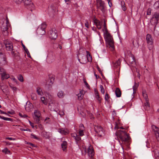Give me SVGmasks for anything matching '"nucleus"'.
<instances>
[{
    "label": "nucleus",
    "instance_id": "obj_64",
    "mask_svg": "<svg viewBox=\"0 0 159 159\" xmlns=\"http://www.w3.org/2000/svg\"><path fill=\"white\" fill-rule=\"evenodd\" d=\"M84 83L85 85H86L87 87L89 88L90 87V86L89 85V84L87 83V82L86 81H84Z\"/></svg>",
    "mask_w": 159,
    "mask_h": 159
},
{
    "label": "nucleus",
    "instance_id": "obj_61",
    "mask_svg": "<svg viewBox=\"0 0 159 159\" xmlns=\"http://www.w3.org/2000/svg\"><path fill=\"white\" fill-rule=\"evenodd\" d=\"M38 126V128H39L41 130H42L43 129V126L41 124H39Z\"/></svg>",
    "mask_w": 159,
    "mask_h": 159
},
{
    "label": "nucleus",
    "instance_id": "obj_15",
    "mask_svg": "<svg viewBox=\"0 0 159 159\" xmlns=\"http://www.w3.org/2000/svg\"><path fill=\"white\" fill-rule=\"evenodd\" d=\"M155 25L154 34L156 36H158L159 35V23Z\"/></svg>",
    "mask_w": 159,
    "mask_h": 159
},
{
    "label": "nucleus",
    "instance_id": "obj_16",
    "mask_svg": "<svg viewBox=\"0 0 159 159\" xmlns=\"http://www.w3.org/2000/svg\"><path fill=\"white\" fill-rule=\"evenodd\" d=\"M3 72H0V74L1 75V80H3L4 79H7L9 77V75L6 74L5 70L4 69Z\"/></svg>",
    "mask_w": 159,
    "mask_h": 159
},
{
    "label": "nucleus",
    "instance_id": "obj_9",
    "mask_svg": "<svg viewBox=\"0 0 159 159\" xmlns=\"http://www.w3.org/2000/svg\"><path fill=\"white\" fill-rule=\"evenodd\" d=\"M95 132L98 134L100 137H101L103 134V129L99 126H95L94 127Z\"/></svg>",
    "mask_w": 159,
    "mask_h": 159
},
{
    "label": "nucleus",
    "instance_id": "obj_38",
    "mask_svg": "<svg viewBox=\"0 0 159 159\" xmlns=\"http://www.w3.org/2000/svg\"><path fill=\"white\" fill-rule=\"evenodd\" d=\"M81 137L78 135H77V137H76V139H75V141L76 142V144L78 145V144L79 143V141L81 140Z\"/></svg>",
    "mask_w": 159,
    "mask_h": 159
},
{
    "label": "nucleus",
    "instance_id": "obj_25",
    "mask_svg": "<svg viewBox=\"0 0 159 159\" xmlns=\"http://www.w3.org/2000/svg\"><path fill=\"white\" fill-rule=\"evenodd\" d=\"M23 2L24 3L25 5H30L34 6V5L32 4L31 0H23Z\"/></svg>",
    "mask_w": 159,
    "mask_h": 159
},
{
    "label": "nucleus",
    "instance_id": "obj_30",
    "mask_svg": "<svg viewBox=\"0 0 159 159\" xmlns=\"http://www.w3.org/2000/svg\"><path fill=\"white\" fill-rule=\"evenodd\" d=\"M51 8L52 10V13L54 15L56 11H57L56 7L53 5L51 6Z\"/></svg>",
    "mask_w": 159,
    "mask_h": 159
},
{
    "label": "nucleus",
    "instance_id": "obj_34",
    "mask_svg": "<svg viewBox=\"0 0 159 159\" xmlns=\"http://www.w3.org/2000/svg\"><path fill=\"white\" fill-rule=\"evenodd\" d=\"M153 6L154 8L155 9H158L159 8V0L155 3Z\"/></svg>",
    "mask_w": 159,
    "mask_h": 159
},
{
    "label": "nucleus",
    "instance_id": "obj_18",
    "mask_svg": "<svg viewBox=\"0 0 159 159\" xmlns=\"http://www.w3.org/2000/svg\"><path fill=\"white\" fill-rule=\"evenodd\" d=\"M128 61L130 64L132 65L133 66H135V58L133 55H132L131 57H129Z\"/></svg>",
    "mask_w": 159,
    "mask_h": 159
},
{
    "label": "nucleus",
    "instance_id": "obj_31",
    "mask_svg": "<svg viewBox=\"0 0 159 159\" xmlns=\"http://www.w3.org/2000/svg\"><path fill=\"white\" fill-rule=\"evenodd\" d=\"M95 92H96L95 95H96V98L98 100L99 102L100 103L101 102V100H102V99L100 98L99 94V93H98V91H97V92L96 91Z\"/></svg>",
    "mask_w": 159,
    "mask_h": 159
},
{
    "label": "nucleus",
    "instance_id": "obj_49",
    "mask_svg": "<svg viewBox=\"0 0 159 159\" xmlns=\"http://www.w3.org/2000/svg\"><path fill=\"white\" fill-rule=\"evenodd\" d=\"M2 152H5V153L8 154L10 153V151H9L7 148H4Z\"/></svg>",
    "mask_w": 159,
    "mask_h": 159
},
{
    "label": "nucleus",
    "instance_id": "obj_56",
    "mask_svg": "<svg viewBox=\"0 0 159 159\" xmlns=\"http://www.w3.org/2000/svg\"><path fill=\"white\" fill-rule=\"evenodd\" d=\"M103 26H104V32H106V31H108L107 30V26H106V23L105 22H104Z\"/></svg>",
    "mask_w": 159,
    "mask_h": 159
},
{
    "label": "nucleus",
    "instance_id": "obj_39",
    "mask_svg": "<svg viewBox=\"0 0 159 159\" xmlns=\"http://www.w3.org/2000/svg\"><path fill=\"white\" fill-rule=\"evenodd\" d=\"M41 99L42 102L45 105L47 104V101L45 99V97H41Z\"/></svg>",
    "mask_w": 159,
    "mask_h": 159
},
{
    "label": "nucleus",
    "instance_id": "obj_45",
    "mask_svg": "<svg viewBox=\"0 0 159 159\" xmlns=\"http://www.w3.org/2000/svg\"><path fill=\"white\" fill-rule=\"evenodd\" d=\"M152 129L154 132L157 130H158L159 128L155 125H152Z\"/></svg>",
    "mask_w": 159,
    "mask_h": 159
},
{
    "label": "nucleus",
    "instance_id": "obj_26",
    "mask_svg": "<svg viewBox=\"0 0 159 159\" xmlns=\"http://www.w3.org/2000/svg\"><path fill=\"white\" fill-rule=\"evenodd\" d=\"M35 117H40L41 113L40 111L38 110H35L34 112Z\"/></svg>",
    "mask_w": 159,
    "mask_h": 159
},
{
    "label": "nucleus",
    "instance_id": "obj_21",
    "mask_svg": "<svg viewBox=\"0 0 159 159\" xmlns=\"http://www.w3.org/2000/svg\"><path fill=\"white\" fill-rule=\"evenodd\" d=\"M47 61L48 63H50L54 61V59L53 56H48L47 59Z\"/></svg>",
    "mask_w": 159,
    "mask_h": 159
},
{
    "label": "nucleus",
    "instance_id": "obj_5",
    "mask_svg": "<svg viewBox=\"0 0 159 159\" xmlns=\"http://www.w3.org/2000/svg\"><path fill=\"white\" fill-rule=\"evenodd\" d=\"M54 79V77L53 75H50L49 76V78L46 82L45 85V88L49 90L52 88Z\"/></svg>",
    "mask_w": 159,
    "mask_h": 159
},
{
    "label": "nucleus",
    "instance_id": "obj_29",
    "mask_svg": "<svg viewBox=\"0 0 159 159\" xmlns=\"http://www.w3.org/2000/svg\"><path fill=\"white\" fill-rule=\"evenodd\" d=\"M93 20L94 24L96 25V26L101 25V22L97 19L94 18Z\"/></svg>",
    "mask_w": 159,
    "mask_h": 159
},
{
    "label": "nucleus",
    "instance_id": "obj_63",
    "mask_svg": "<svg viewBox=\"0 0 159 159\" xmlns=\"http://www.w3.org/2000/svg\"><path fill=\"white\" fill-rule=\"evenodd\" d=\"M6 139H8L11 140H15V139L11 137H6Z\"/></svg>",
    "mask_w": 159,
    "mask_h": 159
},
{
    "label": "nucleus",
    "instance_id": "obj_59",
    "mask_svg": "<svg viewBox=\"0 0 159 159\" xmlns=\"http://www.w3.org/2000/svg\"><path fill=\"white\" fill-rule=\"evenodd\" d=\"M23 0H14V1L17 4L20 3Z\"/></svg>",
    "mask_w": 159,
    "mask_h": 159
},
{
    "label": "nucleus",
    "instance_id": "obj_24",
    "mask_svg": "<svg viewBox=\"0 0 159 159\" xmlns=\"http://www.w3.org/2000/svg\"><path fill=\"white\" fill-rule=\"evenodd\" d=\"M144 108L146 110H148L150 109V106L149 101H146V102L144 104Z\"/></svg>",
    "mask_w": 159,
    "mask_h": 159
},
{
    "label": "nucleus",
    "instance_id": "obj_62",
    "mask_svg": "<svg viewBox=\"0 0 159 159\" xmlns=\"http://www.w3.org/2000/svg\"><path fill=\"white\" fill-rule=\"evenodd\" d=\"M59 114L61 116H63L65 114L64 112L61 111H59Z\"/></svg>",
    "mask_w": 159,
    "mask_h": 159
},
{
    "label": "nucleus",
    "instance_id": "obj_19",
    "mask_svg": "<svg viewBox=\"0 0 159 159\" xmlns=\"http://www.w3.org/2000/svg\"><path fill=\"white\" fill-rule=\"evenodd\" d=\"M115 93L117 97L119 98L121 97V93L120 89L119 88H117L116 89Z\"/></svg>",
    "mask_w": 159,
    "mask_h": 159
},
{
    "label": "nucleus",
    "instance_id": "obj_41",
    "mask_svg": "<svg viewBox=\"0 0 159 159\" xmlns=\"http://www.w3.org/2000/svg\"><path fill=\"white\" fill-rule=\"evenodd\" d=\"M143 96L145 100V101H149V99L148 98V95L146 93H143Z\"/></svg>",
    "mask_w": 159,
    "mask_h": 159
},
{
    "label": "nucleus",
    "instance_id": "obj_3",
    "mask_svg": "<svg viewBox=\"0 0 159 159\" xmlns=\"http://www.w3.org/2000/svg\"><path fill=\"white\" fill-rule=\"evenodd\" d=\"M47 27V24L45 22L39 25L37 29L36 33L39 35L45 34L46 33L45 29Z\"/></svg>",
    "mask_w": 159,
    "mask_h": 159
},
{
    "label": "nucleus",
    "instance_id": "obj_47",
    "mask_svg": "<svg viewBox=\"0 0 159 159\" xmlns=\"http://www.w3.org/2000/svg\"><path fill=\"white\" fill-rule=\"evenodd\" d=\"M84 130L80 129L79 131V135L80 136H82L84 135Z\"/></svg>",
    "mask_w": 159,
    "mask_h": 159
},
{
    "label": "nucleus",
    "instance_id": "obj_35",
    "mask_svg": "<svg viewBox=\"0 0 159 159\" xmlns=\"http://www.w3.org/2000/svg\"><path fill=\"white\" fill-rule=\"evenodd\" d=\"M139 86V84L135 82L133 86V93L135 92L136 89Z\"/></svg>",
    "mask_w": 159,
    "mask_h": 159
},
{
    "label": "nucleus",
    "instance_id": "obj_60",
    "mask_svg": "<svg viewBox=\"0 0 159 159\" xmlns=\"http://www.w3.org/2000/svg\"><path fill=\"white\" fill-rule=\"evenodd\" d=\"M97 70H98V71L99 72L100 74H101L102 75V72L100 69V68L98 66H97Z\"/></svg>",
    "mask_w": 159,
    "mask_h": 159
},
{
    "label": "nucleus",
    "instance_id": "obj_37",
    "mask_svg": "<svg viewBox=\"0 0 159 159\" xmlns=\"http://www.w3.org/2000/svg\"><path fill=\"white\" fill-rule=\"evenodd\" d=\"M154 153V156L155 157L158 158L159 157V152L157 150H155L153 151Z\"/></svg>",
    "mask_w": 159,
    "mask_h": 159
},
{
    "label": "nucleus",
    "instance_id": "obj_2",
    "mask_svg": "<svg viewBox=\"0 0 159 159\" xmlns=\"http://www.w3.org/2000/svg\"><path fill=\"white\" fill-rule=\"evenodd\" d=\"M4 19H3L0 20V26L1 30L2 31V36H4L3 39H7L8 35V20L7 19H6V22H4Z\"/></svg>",
    "mask_w": 159,
    "mask_h": 159
},
{
    "label": "nucleus",
    "instance_id": "obj_42",
    "mask_svg": "<svg viewBox=\"0 0 159 159\" xmlns=\"http://www.w3.org/2000/svg\"><path fill=\"white\" fill-rule=\"evenodd\" d=\"M110 98V96L109 95V94L107 93H106L105 94V99L107 102H109L110 100H109V99Z\"/></svg>",
    "mask_w": 159,
    "mask_h": 159
},
{
    "label": "nucleus",
    "instance_id": "obj_53",
    "mask_svg": "<svg viewBox=\"0 0 159 159\" xmlns=\"http://www.w3.org/2000/svg\"><path fill=\"white\" fill-rule=\"evenodd\" d=\"M79 127L80 128V129H82V130H85L84 127V125L82 124H80L79 125Z\"/></svg>",
    "mask_w": 159,
    "mask_h": 159
},
{
    "label": "nucleus",
    "instance_id": "obj_28",
    "mask_svg": "<svg viewBox=\"0 0 159 159\" xmlns=\"http://www.w3.org/2000/svg\"><path fill=\"white\" fill-rule=\"evenodd\" d=\"M42 135L46 139H48L49 137V133L45 131H43L42 133Z\"/></svg>",
    "mask_w": 159,
    "mask_h": 159
},
{
    "label": "nucleus",
    "instance_id": "obj_36",
    "mask_svg": "<svg viewBox=\"0 0 159 159\" xmlns=\"http://www.w3.org/2000/svg\"><path fill=\"white\" fill-rule=\"evenodd\" d=\"M154 132L157 141L159 142V129L154 131Z\"/></svg>",
    "mask_w": 159,
    "mask_h": 159
},
{
    "label": "nucleus",
    "instance_id": "obj_23",
    "mask_svg": "<svg viewBox=\"0 0 159 159\" xmlns=\"http://www.w3.org/2000/svg\"><path fill=\"white\" fill-rule=\"evenodd\" d=\"M83 90H80V93L77 95L78 99L80 100H81L83 97L84 94H83Z\"/></svg>",
    "mask_w": 159,
    "mask_h": 159
},
{
    "label": "nucleus",
    "instance_id": "obj_7",
    "mask_svg": "<svg viewBox=\"0 0 159 159\" xmlns=\"http://www.w3.org/2000/svg\"><path fill=\"white\" fill-rule=\"evenodd\" d=\"M87 56L84 55L82 58V62H80L81 63L84 64L87 62H90L92 61V57L89 54L88 51H86Z\"/></svg>",
    "mask_w": 159,
    "mask_h": 159
},
{
    "label": "nucleus",
    "instance_id": "obj_22",
    "mask_svg": "<svg viewBox=\"0 0 159 159\" xmlns=\"http://www.w3.org/2000/svg\"><path fill=\"white\" fill-rule=\"evenodd\" d=\"M61 147L63 151H65L67 148V142L66 141H63L61 144Z\"/></svg>",
    "mask_w": 159,
    "mask_h": 159
},
{
    "label": "nucleus",
    "instance_id": "obj_17",
    "mask_svg": "<svg viewBox=\"0 0 159 159\" xmlns=\"http://www.w3.org/2000/svg\"><path fill=\"white\" fill-rule=\"evenodd\" d=\"M58 131L61 134L64 135H66L69 133V131L67 129H64L63 128L59 129Z\"/></svg>",
    "mask_w": 159,
    "mask_h": 159
},
{
    "label": "nucleus",
    "instance_id": "obj_52",
    "mask_svg": "<svg viewBox=\"0 0 159 159\" xmlns=\"http://www.w3.org/2000/svg\"><path fill=\"white\" fill-rule=\"evenodd\" d=\"M40 117H35L34 118V119L35 120V121L36 123H39L40 121Z\"/></svg>",
    "mask_w": 159,
    "mask_h": 159
},
{
    "label": "nucleus",
    "instance_id": "obj_40",
    "mask_svg": "<svg viewBox=\"0 0 159 159\" xmlns=\"http://www.w3.org/2000/svg\"><path fill=\"white\" fill-rule=\"evenodd\" d=\"M120 61L119 59L117 61L114 63V66L115 67H117L118 66H119L120 65Z\"/></svg>",
    "mask_w": 159,
    "mask_h": 159
},
{
    "label": "nucleus",
    "instance_id": "obj_48",
    "mask_svg": "<svg viewBox=\"0 0 159 159\" xmlns=\"http://www.w3.org/2000/svg\"><path fill=\"white\" fill-rule=\"evenodd\" d=\"M100 88L101 93L103 94H104L105 93V90L103 86L102 85H100Z\"/></svg>",
    "mask_w": 159,
    "mask_h": 159
},
{
    "label": "nucleus",
    "instance_id": "obj_32",
    "mask_svg": "<svg viewBox=\"0 0 159 159\" xmlns=\"http://www.w3.org/2000/svg\"><path fill=\"white\" fill-rule=\"evenodd\" d=\"M0 118H1V119H3V120H7V121H13V120L11 118H7V117H4V116H0Z\"/></svg>",
    "mask_w": 159,
    "mask_h": 159
},
{
    "label": "nucleus",
    "instance_id": "obj_13",
    "mask_svg": "<svg viewBox=\"0 0 159 159\" xmlns=\"http://www.w3.org/2000/svg\"><path fill=\"white\" fill-rule=\"evenodd\" d=\"M87 150L88 151L87 153L89 156L90 157H92L94 154V152L93 147L91 146H89Z\"/></svg>",
    "mask_w": 159,
    "mask_h": 159
},
{
    "label": "nucleus",
    "instance_id": "obj_57",
    "mask_svg": "<svg viewBox=\"0 0 159 159\" xmlns=\"http://www.w3.org/2000/svg\"><path fill=\"white\" fill-rule=\"evenodd\" d=\"M71 135L72 137L73 138L75 139H76V137H77V135L76 133H75L71 134Z\"/></svg>",
    "mask_w": 159,
    "mask_h": 159
},
{
    "label": "nucleus",
    "instance_id": "obj_33",
    "mask_svg": "<svg viewBox=\"0 0 159 159\" xmlns=\"http://www.w3.org/2000/svg\"><path fill=\"white\" fill-rule=\"evenodd\" d=\"M36 91L37 93L39 95H42L43 94L41 89L40 88L38 87L37 88Z\"/></svg>",
    "mask_w": 159,
    "mask_h": 159
},
{
    "label": "nucleus",
    "instance_id": "obj_6",
    "mask_svg": "<svg viewBox=\"0 0 159 159\" xmlns=\"http://www.w3.org/2000/svg\"><path fill=\"white\" fill-rule=\"evenodd\" d=\"M7 61L6 56L4 53L0 52V66H3L7 64Z\"/></svg>",
    "mask_w": 159,
    "mask_h": 159
},
{
    "label": "nucleus",
    "instance_id": "obj_8",
    "mask_svg": "<svg viewBox=\"0 0 159 159\" xmlns=\"http://www.w3.org/2000/svg\"><path fill=\"white\" fill-rule=\"evenodd\" d=\"M159 14L157 12L154 13L152 18L151 20V22L152 24L155 25L157 23H159Z\"/></svg>",
    "mask_w": 159,
    "mask_h": 159
},
{
    "label": "nucleus",
    "instance_id": "obj_46",
    "mask_svg": "<svg viewBox=\"0 0 159 159\" xmlns=\"http://www.w3.org/2000/svg\"><path fill=\"white\" fill-rule=\"evenodd\" d=\"M152 35L149 34H148L146 35V40H152Z\"/></svg>",
    "mask_w": 159,
    "mask_h": 159
},
{
    "label": "nucleus",
    "instance_id": "obj_27",
    "mask_svg": "<svg viewBox=\"0 0 159 159\" xmlns=\"http://www.w3.org/2000/svg\"><path fill=\"white\" fill-rule=\"evenodd\" d=\"M64 95V92L61 90L59 91L57 93V96L60 98H63Z\"/></svg>",
    "mask_w": 159,
    "mask_h": 159
},
{
    "label": "nucleus",
    "instance_id": "obj_20",
    "mask_svg": "<svg viewBox=\"0 0 159 159\" xmlns=\"http://www.w3.org/2000/svg\"><path fill=\"white\" fill-rule=\"evenodd\" d=\"M153 40H147L148 48L149 50H151L153 48Z\"/></svg>",
    "mask_w": 159,
    "mask_h": 159
},
{
    "label": "nucleus",
    "instance_id": "obj_14",
    "mask_svg": "<svg viewBox=\"0 0 159 159\" xmlns=\"http://www.w3.org/2000/svg\"><path fill=\"white\" fill-rule=\"evenodd\" d=\"M104 35L105 40H113V39L112 36L108 31L104 32Z\"/></svg>",
    "mask_w": 159,
    "mask_h": 159
},
{
    "label": "nucleus",
    "instance_id": "obj_50",
    "mask_svg": "<svg viewBox=\"0 0 159 159\" xmlns=\"http://www.w3.org/2000/svg\"><path fill=\"white\" fill-rule=\"evenodd\" d=\"M31 138L38 140L39 139V138L37 137L34 134L32 133L31 134Z\"/></svg>",
    "mask_w": 159,
    "mask_h": 159
},
{
    "label": "nucleus",
    "instance_id": "obj_10",
    "mask_svg": "<svg viewBox=\"0 0 159 159\" xmlns=\"http://www.w3.org/2000/svg\"><path fill=\"white\" fill-rule=\"evenodd\" d=\"M105 41L107 47L110 48L111 51H113L115 49L114 40H105Z\"/></svg>",
    "mask_w": 159,
    "mask_h": 159
},
{
    "label": "nucleus",
    "instance_id": "obj_12",
    "mask_svg": "<svg viewBox=\"0 0 159 159\" xmlns=\"http://www.w3.org/2000/svg\"><path fill=\"white\" fill-rule=\"evenodd\" d=\"M47 99H48V101L49 102V107L50 106H52L53 105V102L52 101L53 99V97L52 95L50 94L49 93H47L45 94Z\"/></svg>",
    "mask_w": 159,
    "mask_h": 159
},
{
    "label": "nucleus",
    "instance_id": "obj_54",
    "mask_svg": "<svg viewBox=\"0 0 159 159\" xmlns=\"http://www.w3.org/2000/svg\"><path fill=\"white\" fill-rule=\"evenodd\" d=\"M151 11H152L151 9L150 8H148L147 10V15H150L151 14Z\"/></svg>",
    "mask_w": 159,
    "mask_h": 159
},
{
    "label": "nucleus",
    "instance_id": "obj_51",
    "mask_svg": "<svg viewBox=\"0 0 159 159\" xmlns=\"http://www.w3.org/2000/svg\"><path fill=\"white\" fill-rule=\"evenodd\" d=\"M125 4V2L124 1H122V2H121V4L122 7V9L124 11H125L126 10V7L124 6H122V5H123V4Z\"/></svg>",
    "mask_w": 159,
    "mask_h": 159
},
{
    "label": "nucleus",
    "instance_id": "obj_58",
    "mask_svg": "<svg viewBox=\"0 0 159 159\" xmlns=\"http://www.w3.org/2000/svg\"><path fill=\"white\" fill-rule=\"evenodd\" d=\"M25 51L27 53V54L28 57H31V56H30V53L27 48H26V49H25Z\"/></svg>",
    "mask_w": 159,
    "mask_h": 159
},
{
    "label": "nucleus",
    "instance_id": "obj_4",
    "mask_svg": "<svg viewBox=\"0 0 159 159\" xmlns=\"http://www.w3.org/2000/svg\"><path fill=\"white\" fill-rule=\"evenodd\" d=\"M49 38L52 40H56L57 37V31L55 28H52L47 33Z\"/></svg>",
    "mask_w": 159,
    "mask_h": 159
},
{
    "label": "nucleus",
    "instance_id": "obj_11",
    "mask_svg": "<svg viewBox=\"0 0 159 159\" xmlns=\"http://www.w3.org/2000/svg\"><path fill=\"white\" fill-rule=\"evenodd\" d=\"M4 44L7 50L11 51L13 50V46L12 43L8 41L4 42Z\"/></svg>",
    "mask_w": 159,
    "mask_h": 159
},
{
    "label": "nucleus",
    "instance_id": "obj_43",
    "mask_svg": "<svg viewBox=\"0 0 159 159\" xmlns=\"http://www.w3.org/2000/svg\"><path fill=\"white\" fill-rule=\"evenodd\" d=\"M18 80L21 82H22L24 81L23 78L22 76L20 74L18 75Z\"/></svg>",
    "mask_w": 159,
    "mask_h": 159
},
{
    "label": "nucleus",
    "instance_id": "obj_55",
    "mask_svg": "<svg viewBox=\"0 0 159 159\" xmlns=\"http://www.w3.org/2000/svg\"><path fill=\"white\" fill-rule=\"evenodd\" d=\"M85 21V26L87 28H89V24L88 21L87 20H86Z\"/></svg>",
    "mask_w": 159,
    "mask_h": 159
},
{
    "label": "nucleus",
    "instance_id": "obj_44",
    "mask_svg": "<svg viewBox=\"0 0 159 159\" xmlns=\"http://www.w3.org/2000/svg\"><path fill=\"white\" fill-rule=\"evenodd\" d=\"M31 97L32 100H34L36 99L37 97L35 94L34 93H32Z\"/></svg>",
    "mask_w": 159,
    "mask_h": 159
},
{
    "label": "nucleus",
    "instance_id": "obj_1",
    "mask_svg": "<svg viewBox=\"0 0 159 159\" xmlns=\"http://www.w3.org/2000/svg\"><path fill=\"white\" fill-rule=\"evenodd\" d=\"M119 142L120 143V141L122 142V143H128L130 138L129 134H127L125 131L119 130L116 133Z\"/></svg>",
    "mask_w": 159,
    "mask_h": 159
}]
</instances>
